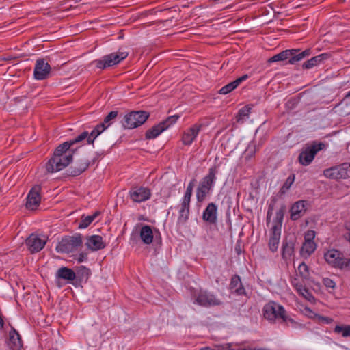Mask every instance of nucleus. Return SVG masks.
Segmentation results:
<instances>
[{
	"mask_svg": "<svg viewBox=\"0 0 350 350\" xmlns=\"http://www.w3.org/2000/svg\"><path fill=\"white\" fill-rule=\"evenodd\" d=\"M89 132L83 131L75 138L59 144L54 150L53 156L45 165L48 173L61 171L72 161L73 153L77 148L72 147L85 139L88 144Z\"/></svg>",
	"mask_w": 350,
	"mask_h": 350,
	"instance_id": "obj_1",
	"label": "nucleus"
},
{
	"mask_svg": "<svg viewBox=\"0 0 350 350\" xmlns=\"http://www.w3.org/2000/svg\"><path fill=\"white\" fill-rule=\"evenodd\" d=\"M217 174L218 166L213 165L208 169V174L200 180L196 191L197 202L202 203L211 195Z\"/></svg>",
	"mask_w": 350,
	"mask_h": 350,
	"instance_id": "obj_2",
	"label": "nucleus"
},
{
	"mask_svg": "<svg viewBox=\"0 0 350 350\" xmlns=\"http://www.w3.org/2000/svg\"><path fill=\"white\" fill-rule=\"evenodd\" d=\"M149 116L146 111H131L123 116L120 122L124 129H133L142 125Z\"/></svg>",
	"mask_w": 350,
	"mask_h": 350,
	"instance_id": "obj_3",
	"label": "nucleus"
},
{
	"mask_svg": "<svg viewBox=\"0 0 350 350\" xmlns=\"http://www.w3.org/2000/svg\"><path fill=\"white\" fill-rule=\"evenodd\" d=\"M82 244V235L79 233L74 236H65L57 243L55 250L58 253L69 254L77 251Z\"/></svg>",
	"mask_w": 350,
	"mask_h": 350,
	"instance_id": "obj_4",
	"label": "nucleus"
},
{
	"mask_svg": "<svg viewBox=\"0 0 350 350\" xmlns=\"http://www.w3.org/2000/svg\"><path fill=\"white\" fill-rule=\"evenodd\" d=\"M326 145L324 142L313 141L310 144H306L300 152L298 160L304 166L309 165L320 150H323Z\"/></svg>",
	"mask_w": 350,
	"mask_h": 350,
	"instance_id": "obj_5",
	"label": "nucleus"
},
{
	"mask_svg": "<svg viewBox=\"0 0 350 350\" xmlns=\"http://www.w3.org/2000/svg\"><path fill=\"white\" fill-rule=\"evenodd\" d=\"M284 308L274 301H270L266 304L263 308V317L270 322L275 323L276 319L285 320Z\"/></svg>",
	"mask_w": 350,
	"mask_h": 350,
	"instance_id": "obj_6",
	"label": "nucleus"
},
{
	"mask_svg": "<svg viewBox=\"0 0 350 350\" xmlns=\"http://www.w3.org/2000/svg\"><path fill=\"white\" fill-rule=\"evenodd\" d=\"M128 55V52L111 53L103 56L99 59H96L94 63L96 68L105 70L107 68L118 64L122 60L125 59Z\"/></svg>",
	"mask_w": 350,
	"mask_h": 350,
	"instance_id": "obj_7",
	"label": "nucleus"
},
{
	"mask_svg": "<svg viewBox=\"0 0 350 350\" xmlns=\"http://www.w3.org/2000/svg\"><path fill=\"white\" fill-rule=\"evenodd\" d=\"M325 262L332 268L343 270L345 256L343 252L336 249L328 250L324 253Z\"/></svg>",
	"mask_w": 350,
	"mask_h": 350,
	"instance_id": "obj_8",
	"label": "nucleus"
},
{
	"mask_svg": "<svg viewBox=\"0 0 350 350\" xmlns=\"http://www.w3.org/2000/svg\"><path fill=\"white\" fill-rule=\"evenodd\" d=\"M325 177L330 179H345L350 176V163H344L341 165L326 169L323 172Z\"/></svg>",
	"mask_w": 350,
	"mask_h": 350,
	"instance_id": "obj_9",
	"label": "nucleus"
},
{
	"mask_svg": "<svg viewBox=\"0 0 350 350\" xmlns=\"http://www.w3.org/2000/svg\"><path fill=\"white\" fill-rule=\"evenodd\" d=\"M195 303L203 307L220 306L222 301L212 293L207 291H200L196 295Z\"/></svg>",
	"mask_w": 350,
	"mask_h": 350,
	"instance_id": "obj_10",
	"label": "nucleus"
},
{
	"mask_svg": "<svg viewBox=\"0 0 350 350\" xmlns=\"http://www.w3.org/2000/svg\"><path fill=\"white\" fill-rule=\"evenodd\" d=\"M151 190L143 186H133L129 191V198L135 203L144 202L151 198Z\"/></svg>",
	"mask_w": 350,
	"mask_h": 350,
	"instance_id": "obj_11",
	"label": "nucleus"
},
{
	"mask_svg": "<svg viewBox=\"0 0 350 350\" xmlns=\"http://www.w3.org/2000/svg\"><path fill=\"white\" fill-rule=\"evenodd\" d=\"M51 67L44 59H38L36 62L33 77L36 80H44L49 78Z\"/></svg>",
	"mask_w": 350,
	"mask_h": 350,
	"instance_id": "obj_12",
	"label": "nucleus"
},
{
	"mask_svg": "<svg viewBox=\"0 0 350 350\" xmlns=\"http://www.w3.org/2000/svg\"><path fill=\"white\" fill-rule=\"evenodd\" d=\"M41 187L38 185L33 186L28 193L26 201V208L29 210H36L41 202Z\"/></svg>",
	"mask_w": 350,
	"mask_h": 350,
	"instance_id": "obj_13",
	"label": "nucleus"
},
{
	"mask_svg": "<svg viewBox=\"0 0 350 350\" xmlns=\"http://www.w3.org/2000/svg\"><path fill=\"white\" fill-rule=\"evenodd\" d=\"M296 239L293 236L286 237L282 244V258L287 262L295 255Z\"/></svg>",
	"mask_w": 350,
	"mask_h": 350,
	"instance_id": "obj_14",
	"label": "nucleus"
},
{
	"mask_svg": "<svg viewBox=\"0 0 350 350\" xmlns=\"http://www.w3.org/2000/svg\"><path fill=\"white\" fill-rule=\"evenodd\" d=\"M46 243V240L42 239L38 234L32 233L25 240V244L31 254L41 251Z\"/></svg>",
	"mask_w": 350,
	"mask_h": 350,
	"instance_id": "obj_15",
	"label": "nucleus"
},
{
	"mask_svg": "<svg viewBox=\"0 0 350 350\" xmlns=\"http://www.w3.org/2000/svg\"><path fill=\"white\" fill-rule=\"evenodd\" d=\"M218 208L215 203L209 202L203 211L202 218L210 225H215L217 222Z\"/></svg>",
	"mask_w": 350,
	"mask_h": 350,
	"instance_id": "obj_16",
	"label": "nucleus"
},
{
	"mask_svg": "<svg viewBox=\"0 0 350 350\" xmlns=\"http://www.w3.org/2000/svg\"><path fill=\"white\" fill-rule=\"evenodd\" d=\"M308 204L306 200H298L292 204L290 208V218L293 221H296L303 217L307 211V205Z\"/></svg>",
	"mask_w": 350,
	"mask_h": 350,
	"instance_id": "obj_17",
	"label": "nucleus"
},
{
	"mask_svg": "<svg viewBox=\"0 0 350 350\" xmlns=\"http://www.w3.org/2000/svg\"><path fill=\"white\" fill-rule=\"evenodd\" d=\"M203 126L202 124L196 123L186 130L182 136L183 144L185 146H190L196 139Z\"/></svg>",
	"mask_w": 350,
	"mask_h": 350,
	"instance_id": "obj_18",
	"label": "nucleus"
},
{
	"mask_svg": "<svg viewBox=\"0 0 350 350\" xmlns=\"http://www.w3.org/2000/svg\"><path fill=\"white\" fill-rule=\"evenodd\" d=\"M189 209L190 202L182 200L176 223L177 228L180 229L185 226L186 223L189 220Z\"/></svg>",
	"mask_w": 350,
	"mask_h": 350,
	"instance_id": "obj_19",
	"label": "nucleus"
},
{
	"mask_svg": "<svg viewBox=\"0 0 350 350\" xmlns=\"http://www.w3.org/2000/svg\"><path fill=\"white\" fill-rule=\"evenodd\" d=\"M228 288L232 293L237 296H247V292L241 282V277L237 274L232 275Z\"/></svg>",
	"mask_w": 350,
	"mask_h": 350,
	"instance_id": "obj_20",
	"label": "nucleus"
},
{
	"mask_svg": "<svg viewBox=\"0 0 350 350\" xmlns=\"http://www.w3.org/2000/svg\"><path fill=\"white\" fill-rule=\"evenodd\" d=\"M289 50L291 52V54H289V60L284 64L285 65L296 64L303 59L309 57L312 53V50L310 49H307L303 51L299 49H293Z\"/></svg>",
	"mask_w": 350,
	"mask_h": 350,
	"instance_id": "obj_21",
	"label": "nucleus"
},
{
	"mask_svg": "<svg viewBox=\"0 0 350 350\" xmlns=\"http://www.w3.org/2000/svg\"><path fill=\"white\" fill-rule=\"evenodd\" d=\"M280 237L281 230H278L277 227H271L269 230L268 247L273 253L275 252L278 249Z\"/></svg>",
	"mask_w": 350,
	"mask_h": 350,
	"instance_id": "obj_22",
	"label": "nucleus"
},
{
	"mask_svg": "<svg viewBox=\"0 0 350 350\" xmlns=\"http://www.w3.org/2000/svg\"><path fill=\"white\" fill-rule=\"evenodd\" d=\"M75 272L76 279H75V282H71L75 286H78L83 282L85 283L91 275L90 269L83 265L77 267Z\"/></svg>",
	"mask_w": 350,
	"mask_h": 350,
	"instance_id": "obj_23",
	"label": "nucleus"
},
{
	"mask_svg": "<svg viewBox=\"0 0 350 350\" xmlns=\"http://www.w3.org/2000/svg\"><path fill=\"white\" fill-rule=\"evenodd\" d=\"M87 247L92 251H98L104 249L106 244L103 241V237L100 235H92L87 237L85 243Z\"/></svg>",
	"mask_w": 350,
	"mask_h": 350,
	"instance_id": "obj_24",
	"label": "nucleus"
},
{
	"mask_svg": "<svg viewBox=\"0 0 350 350\" xmlns=\"http://www.w3.org/2000/svg\"><path fill=\"white\" fill-rule=\"evenodd\" d=\"M90 162L85 159L79 160L75 166L67 170V174L70 176H77L85 172L89 167Z\"/></svg>",
	"mask_w": 350,
	"mask_h": 350,
	"instance_id": "obj_25",
	"label": "nucleus"
},
{
	"mask_svg": "<svg viewBox=\"0 0 350 350\" xmlns=\"http://www.w3.org/2000/svg\"><path fill=\"white\" fill-rule=\"evenodd\" d=\"M8 345L12 350H20L23 346L21 336L14 327L9 332Z\"/></svg>",
	"mask_w": 350,
	"mask_h": 350,
	"instance_id": "obj_26",
	"label": "nucleus"
},
{
	"mask_svg": "<svg viewBox=\"0 0 350 350\" xmlns=\"http://www.w3.org/2000/svg\"><path fill=\"white\" fill-rule=\"evenodd\" d=\"M55 277L57 279L73 282L75 279H76V274L72 269L67 267H62L57 271Z\"/></svg>",
	"mask_w": 350,
	"mask_h": 350,
	"instance_id": "obj_27",
	"label": "nucleus"
},
{
	"mask_svg": "<svg viewBox=\"0 0 350 350\" xmlns=\"http://www.w3.org/2000/svg\"><path fill=\"white\" fill-rule=\"evenodd\" d=\"M329 55L328 53H324L317 56H314L310 59H308L302 64V68L304 70L310 69L316 66L319 65L323 61L328 59Z\"/></svg>",
	"mask_w": 350,
	"mask_h": 350,
	"instance_id": "obj_28",
	"label": "nucleus"
},
{
	"mask_svg": "<svg viewBox=\"0 0 350 350\" xmlns=\"http://www.w3.org/2000/svg\"><path fill=\"white\" fill-rule=\"evenodd\" d=\"M140 238L142 242L146 245L152 243L153 232L152 228L148 225H144L140 230Z\"/></svg>",
	"mask_w": 350,
	"mask_h": 350,
	"instance_id": "obj_29",
	"label": "nucleus"
},
{
	"mask_svg": "<svg viewBox=\"0 0 350 350\" xmlns=\"http://www.w3.org/2000/svg\"><path fill=\"white\" fill-rule=\"evenodd\" d=\"M164 131H165L164 126L163 127L159 122L158 124L153 126L146 131L145 138L146 139H154Z\"/></svg>",
	"mask_w": 350,
	"mask_h": 350,
	"instance_id": "obj_30",
	"label": "nucleus"
},
{
	"mask_svg": "<svg viewBox=\"0 0 350 350\" xmlns=\"http://www.w3.org/2000/svg\"><path fill=\"white\" fill-rule=\"evenodd\" d=\"M106 129L107 126H104L103 124L100 123L96 125L91 133H89L88 144H93L95 139Z\"/></svg>",
	"mask_w": 350,
	"mask_h": 350,
	"instance_id": "obj_31",
	"label": "nucleus"
},
{
	"mask_svg": "<svg viewBox=\"0 0 350 350\" xmlns=\"http://www.w3.org/2000/svg\"><path fill=\"white\" fill-rule=\"evenodd\" d=\"M100 212L99 211H96L92 215L85 216L83 215L81 218L80 223L79 224V228L83 229L88 227L92 222L98 216L100 215Z\"/></svg>",
	"mask_w": 350,
	"mask_h": 350,
	"instance_id": "obj_32",
	"label": "nucleus"
},
{
	"mask_svg": "<svg viewBox=\"0 0 350 350\" xmlns=\"http://www.w3.org/2000/svg\"><path fill=\"white\" fill-rule=\"evenodd\" d=\"M285 211L286 205L282 204L275 213L272 227H277L278 230H281Z\"/></svg>",
	"mask_w": 350,
	"mask_h": 350,
	"instance_id": "obj_33",
	"label": "nucleus"
},
{
	"mask_svg": "<svg viewBox=\"0 0 350 350\" xmlns=\"http://www.w3.org/2000/svg\"><path fill=\"white\" fill-rule=\"evenodd\" d=\"M316 248L317 244L314 241H304L301 246L300 252L302 256L308 257L315 251Z\"/></svg>",
	"mask_w": 350,
	"mask_h": 350,
	"instance_id": "obj_34",
	"label": "nucleus"
},
{
	"mask_svg": "<svg viewBox=\"0 0 350 350\" xmlns=\"http://www.w3.org/2000/svg\"><path fill=\"white\" fill-rule=\"evenodd\" d=\"M251 113V107L246 105L238 111L237 114L235 116V119L237 123H243V122L249 118Z\"/></svg>",
	"mask_w": 350,
	"mask_h": 350,
	"instance_id": "obj_35",
	"label": "nucleus"
},
{
	"mask_svg": "<svg viewBox=\"0 0 350 350\" xmlns=\"http://www.w3.org/2000/svg\"><path fill=\"white\" fill-rule=\"evenodd\" d=\"M295 288L297 293L303 296L304 298H306L308 301H311L312 299H314V296L309 291V290L306 288L304 285L301 284L297 283L295 285Z\"/></svg>",
	"mask_w": 350,
	"mask_h": 350,
	"instance_id": "obj_36",
	"label": "nucleus"
},
{
	"mask_svg": "<svg viewBox=\"0 0 350 350\" xmlns=\"http://www.w3.org/2000/svg\"><path fill=\"white\" fill-rule=\"evenodd\" d=\"M295 176L294 174H291L286 180L283 185L280 189L279 193L282 196L285 194L288 189L291 188V185L294 183Z\"/></svg>",
	"mask_w": 350,
	"mask_h": 350,
	"instance_id": "obj_37",
	"label": "nucleus"
},
{
	"mask_svg": "<svg viewBox=\"0 0 350 350\" xmlns=\"http://www.w3.org/2000/svg\"><path fill=\"white\" fill-rule=\"evenodd\" d=\"M336 334H341L342 337L350 336V325H336L334 329Z\"/></svg>",
	"mask_w": 350,
	"mask_h": 350,
	"instance_id": "obj_38",
	"label": "nucleus"
},
{
	"mask_svg": "<svg viewBox=\"0 0 350 350\" xmlns=\"http://www.w3.org/2000/svg\"><path fill=\"white\" fill-rule=\"evenodd\" d=\"M118 116V111H110L104 118V120L100 124H103L104 126H107V129L113 124L116 118Z\"/></svg>",
	"mask_w": 350,
	"mask_h": 350,
	"instance_id": "obj_39",
	"label": "nucleus"
},
{
	"mask_svg": "<svg viewBox=\"0 0 350 350\" xmlns=\"http://www.w3.org/2000/svg\"><path fill=\"white\" fill-rule=\"evenodd\" d=\"M179 118H180V116H178V115L170 116L167 117L165 120L161 122L160 124H161V126H163V127L164 126L165 130H166L171 125L175 124Z\"/></svg>",
	"mask_w": 350,
	"mask_h": 350,
	"instance_id": "obj_40",
	"label": "nucleus"
},
{
	"mask_svg": "<svg viewBox=\"0 0 350 350\" xmlns=\"http://www.w3.org/2000/svg\"><path fill=\"white\" fill-rule=\"evenodd\" d=\"M196 179H192L189 184L187 186L186 191L184 194V196L183 198V200L185 201H189L191 202V198L192 196L193 189L195 185Z\"/></svg>",
	"mask_w": 350,
	"mask_h": 350,
	"instance_id": "obj_41",
	"label": "nucleus"
},
{
	"mask_svg": "<svg viewBox=\"0 0 350 350\" xmlns=\"http://www.w3.org/2000/svg\"><path fill=\"white\" fill-rule=\"evenodd\" d=\"M298 271L302 278H307L309 276V269L305 262H302L299 265Z\"/></svg>",
	"mask_w": 350,
	"mask_h": 350,
	"instance_id": "obj_42",
	"label": "nucleus"
},
{
	"mask_svg": "<svg viewBox=\"0 0 350 350\" xmlns=\"http://www.w3.org/2000/svg\"><path fill=\"white\" fill-rule=\"evenodd\" d=\"M333 322L334 319L332 318L329 317H324L321 314H319L316 321V323L319 325H328L332 323Z\"/></svg>",
	"mask_w": 350,
	"mask_h": 350,
	"instance_id": "obj_43",
	"label": "nucleus"
},
{
	"mask_svg": "<svg viewBox=\"0 0 350 350\" xmlns=\"http://www.w3.org/2000/svg\"><path fill=\"white\" fill-rule=\"evenodd\" d=\"M235 89H236V88L232 81V82L228 83L227 85H224V87H222L219 90V93L220 94H227L228 93H230Z\"/></svg>",
	"mask_w": 350,
	"mask_h": 350,
	"instance_id": "obj_44",
	"label": "nucleus"
},
{
	"mask_svg": "<svg viewBox=\"0 0 350 350\" xmlns=\"http://www.w3.org/2000/svg\"><path fill=\"white\" fill-rule=\"evenodd\" d=\"M284 317H285V320H282V323H285L287 326H288V323H291V326L293 327H294V328H297V327H300L301 325L299 323L296 322L292 318L288 317L287 314H286V311H285V312H284Z\"/></svg>",
	"mask_w": 350,
	"mask_h": 350,
	"instance_id": "obj_45",
	"label": "nucleus"
},
{
	"mask_svg": "<svg viewBox=\"0 0 350 350\" xmlns=\"http://www.w3.org/2000/svg\"><path fill=\"white\" fill-rule=\"evenodd\" d=\"M256 152V146L254 144H250L245 150L246 158L250 159L255 155Z\"/></svg>",
	"mask_w": 350,
	"mask_h": 350,
	"instance_id": "obj_46",
	"label": "nucleus"
},
{
	"mask_svg": "<svg viewBox=\"0 0 350 350\" xmlns=\"http://www.w3.org/2000/svg\"><path fill=\"white\" fill-rule=\"evenodd\" d=\"M304 314L306 316L314 320L315 322L317 319V317L319 316V314L312 311L309 307H306L304 308Z\"/></svg>",
	"mask_w": 350,
	"mask_h": 350,
	"instance_id": "obj_47",
	"label": "nucleus"
},
{
	"mask_svg": "<svg viewBox=\"0 0 350 350\" xmlns=\"http://www.w3.org/2000/svg\"><path fill=\"white\" fill-rule=\"evenodd\" d=\"M323 284L326 288H334L336 286L335 282L329 278H324Z\"/></svg>",
	"mask_w": 350,
	"mask_h": 350,
	"instance_id": "obj_48",
	"label": "nucleus"
},
{
	"mask_svg": "<svg viewBox=\"0 0 350 350\" xmlns=\"http://www.w3.org/2000/svg\"><path fill=\"white\" fill-rule=\"evenodd\" d=\"M289 54H291L290 50H284L282 52L278 53L280 61L289 60Z\"/></svg>",
	"mask_w": 350,
	"mask_h": 350,
	"instance_id": "obj_49",
	"label": "nucleus"
},
{
	"mask_svg": "<svg viewBox=\"0 0 350 350\" xmlns=\"http://www.w3.org/2000/svg\"><path fill=\"white\" fill-rule=\"evenodd\" d=\"M315 232L314 230H308L304 235V241H314Z\"/></svg>",
	"mask_w": 350,
	"mask_h": 350,
	"instance_id": "obj_50",
	"label": "nucleus"
},
{
	"mask_svg": "<svg viewBox=\"0 0 350 350\" xmlns=\"http://www.w3.org/2000/svg\"><path fill=\"white\" fill-rule=\"evenodd\" d=\"M249 78L248 75L245 74L243 76L237 78L236 80L233 81L232 83L237 88L243 81L247 80Z\"/></svg>",
	"mask_w": 350,
	"mask_h": 350,
	"instance_id": "obj_51",
	"label": "nucleus"
},
{
	"mask_svg": "<svg viewBox=\"0 0 350 350\" xmlns=\"http://www.w3.org/2000/svg\"><path fill=\"white\" fill-rule=\"evenodd\" d=\"M217 350H234L232 348L231 343H227L223 345H219L217 347Z\"/></svg>",
	"mask_w": 350,
	"mask_h": 350,
	"instance_id": "obj_52",
	"label": "nucleus"
},
{
	"mask_svg": "<svg viewBox=\"0 0 350 350\" xmlns=\"http://www.w3.org/2000/svg\"><path fill=\"white\" fill-rule=\"evenodd\" d=\"M277 200H278V199L276 197H273L271 199L270 203L269 204V206H268V210L273 211L275 203L277 202Z\"/></svg>",
	"mask_w": 350,
	"mask_h": 350,
	"instance_id": "obj_53",
	"label": "nucleus"
},
{
	"mask_svg": "<svg viewBox=\"0 0 350 350\" xmlns=\"http://www.w3.org/2000/svg\"><path fill=\"white\" fill-rule=\"evenodd\" d=\"M280 62V59H279V56L278 55V54L273 55V57L269 58L267 59V62L269 64H271V63H273V62Z\"/></svg>",
	"mask_w": 350,
	"mask_h": 350,
	"instance_id": "obj_54",
	"label": "nucleus"
},
{
	"mask_svg": "<svg viewBox=\"0 0 350 350\" xmlns=\"http://www.w3.org/2000/svg\"><path fill=\"white\" fill-rule=\"evenodd\" d=\"M280 62V59H279V56L278 55V54L273 55V57L269 58L267 59V62L269 64H271V63H273V62Z\"/></svg>",
	"mask_w": 350,
	"mask_h": 350,
	"instance_id": "obj_55",
	"label": "nucleus"
},
{
	"mask_svg": "<svg viewBox=\"0 0 350 350\" xmlns=\"http://www.w3.org/2000/svg\"><path fill=\"white\" fill-rule=\"evenodd\" d=\"M86 259H87V254L83 252H81L79 254L77 260L79 262H82L84 260H85Z\"/></svg>",
	"mask_w": 350,
	"mask_h": 350,
	"instance_id": "obj_56",
	"label": "nucleus"
},
{
	"mask_svg": "<svg viewBox=\"0 0 350 350\" xmlns=\"http://www.w3.org/2000/svg\"><path fill=\"white\" fill-rule=\"evenodd\" d=\"M347 269L350 270V258H345V262L343 265V270Z\"/></svg>",
	"mask_w": 350,
	"mask_h": 350,
	"instance_id": "obj_57",
	"label": "nucleus"
},
{
	"mask_svg": "<svg viewBox=\"0 0 350 350\" xmlns=\"http://www.w3.org/2000/svg\"><path fill=\"white\" fill-rule=\"evenodd\" d=\"M272 215H273V211L267 210V217H266L267 224L270 223Z\"/></svg>",
	"mask_w": 350,
	"mask_h": 350,
	"instance_id": "obj_58",
	"label": "nucleus"
},
{
	"mask_svg": "<svg viewBox=\"0 0 350 350\" xmlns=\"http://www.w3.org/2000/svg\"><path fill=\"white\" fill-rule=\"evenodd\" d=\"M3 325H4V321L1 317V316L0 315V328H3Z\"/></svg>",
	"mask_w": 350,
	"mask_h": 350,
	"instance_id": "obj_59",
	"label": "nucleus"
},
{
	"mask_svg": "<svg viewBox=\"0 0 350 350\" xmlns=\"http://www.w3.org/2000/svg\"><path fill=\"white\" fill-rule=\"evenodd\" d=\"M350 97V90L347 92V94L345 96V98Z\"/></svg>",
	"mask_w": 350,
	"mask_h": 350,
	"instance_id": "obj_60",
	"label": "nucleus"
},
{
	"mask_svg": "<svg viewBox=\"0 0 350 350\" xmlns=\"http://www.w3.org/2000/svg\"><path fill=\"white\" fill-rule=\"evenodd\" d=\"M200 350H213V349H211L210 348H204V349H202Z\"/></svg>",
	"mask_w": 350,
	"mask_h": 350,
	"instance_id": "obj_61",
	"label": "nucleus"
},
{
	"mask_svg": "<svg viewBox=\"0 0 350 350\" xmlns=\"http://www.w3.org/2000/svg\"><path fill=\"white\" fill-rule=\"evenodd\" d=\"M243 350H246V349H243ZM250 350H266V349H250Z\"/></svg>",
	"mask_w": 350,
	"mask_h": 350,
	"instance_id": "obj_62",
	"label": "nucleus"
},
{
	"mask_svg": "<svg viewBox=\"0 0 350 350\" xmlns=\"http://www.w3.org/2000/svg\"><path fill=\"white\" fill-rule=\"evenodd\" d=\"M236 250H237V251H239V250H239V248L236 247Z\"/></svg>",
	"mask_w": 350,
	"mask_h": 350,
	"instance_id": "obj_63",
	"label": "nucleus"
},
{
	"mask_svg": "<svg viewBox=\"0 0 350 350\" xmlns=\"http://www.w3.org/2000/svg\"><path fill=\"white\" fill-rule=\"evenodd\" d=\"M237 254H240V250L237 251Z\"/></svg>",
	"mask_w": 350,
	"mask_h": 350,
	"instance_id": "obj_64",
	"label": "nucleus"
}]
</instances>
